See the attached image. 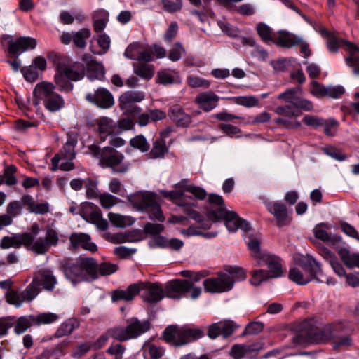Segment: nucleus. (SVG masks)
I'll list each match as a JSON object with an SVG mask.
<instances>
[{"label": "nucleus", "instance_id": "nucleus-58", "mask_svg": "<svg viewBox=\"0 0 359 359\" xmlns=\"http://www.w3.org/2000/svg\"><path fill=\"white\" fill-rule=\"evenodd\" d=\"M22 205L19 201H11L6 208V214L3 215L8 216L13 222V217H16L22 213Z\"/></svg>", "mask_w": 359, "mask_h": 359}, {"label": "nucleus", "instance_id": "nucleus-19", "mask_svg": "<svg viewBox=\"0 0 359 359\" xmlns=\"http://www.w3.org/2000/svg\"><path fill=\"white\" fill-rule=\"evenodd\" d=\"M79 214L84 219L96 223L97 227L102 231L106 230L108 227L107 220L101 218L100 212L95 210L94 205L91 203L83 204Z\"/></svg>", "mask_w": 359, "mask_h": 359}, {"label": "nucleus", "instance_id": "nucleus-11", "mask_svg": "<svg viewBox=\"0 0 359 359\" xmlns=\"http://www.w3.org/2000/svg\"><path fill=\"white\" fill-rule=\"evenodd\" d=\"M208 217L215 221L224 219L225 226L230 232H235L238 229L248 233L251 230L248 222L238 217L233 211H228L226 208H219L217 210L208 211Z\"/></svg>", "mask_w": 359, "mask_h": 359}, {"label": "nucleus", "instance_id": "nucleus-12", "mask_svg": "<svg viewBox=\"0 0 359 359\" xmlns=\"http://www.w3.org/2000/svg\"><path fill=\"white\" fill-rule=\"evenodd\" d=\"M2 46H7L9 54L18 57L24 52L33 50L36 46L35 39L28 36H21L14 39L12 36L2 35L0 38Z\"/></svg>", "mask_w": 359, "mask_h": 359}, {"label": "nucleus", "instance_id": "nucleus-46", "mask_svg": "<svg viewBox=\"0 0 359 359\" xmlns=\"http://www.w3.org/2000/svg\"><path fill=\"white\" fill-rule=\"evenodd\" d=\"M186 210L189 217L199 224V228L208 229L211 227L212 222H216L215 219H212L208 217V212L207 213L206 217H204L196 211L189 210V208H187Z\"/></svg>", "mask_w": 359, "mask_h": 359}, {"label": "nucleus", "instance_id": "nucleus-33", "mask_svg": "<svg viewBox=\"0 0 359 359\" xmlns=\"http://www.w3.org/2000/svg\"><path fill=\"white\" fill-rule=\"evenodd\" d=\"M80 326V321L75 318H71L64 321L54 334L55 338H61L72 334Z\"/></svg>", "mask_w": 359, "mask_h": 359}, {"label": "nucleus", "instance_id": "nucleus-51", "mask_svg": "<svg viewBox=\"0 0 359 359\" xmlns=\"http://www.w3.org/2000/svg\"><path fill=\"white\" fill-rule=\"evenodd\" d=\"M219 324L222 335L224 338L231 336L239 327V325L236 322L229 319L220 320Z\"/></svg>", "mask_w": 359, "mask_h": 359}, {"label": "nucleus", "instance_id": "nucleus-42", "mask_svg": "<svg viewBox=\"0 0 359 359\" xmlns=\"http://www.w3.org/2000/svg\"><path fill=\"white\" fill-rule=\"evenodd\" d=\"M87 76L90 81L103 80L105 71L100 62L92 63L86 69Z\"/></svg>", "mask_w": 359, "mask_h": 359}, {"label": "nucleus", "instance_id": "nucleus-9", "mask_svg": "<svg viewBox=\"0 0 359 359\" xmlns=\"http://www.w3.org/2000/svg\"><path fill=\"white\" fill-rule=\"evenodd\" d=\"M55 86L50 82L37 83L34 89V97L43 102L46 109L51 112L60 110L65 106L62 97L55 90Z\"/></svg>", "mask_w": 359, "mask_h": 359}, {"label": "nucleus", "instance_id": "nucleus-22", "mask_svg": "<svg viewBox=\"0 0 359 359\" xmlns=\"http://www.w3.org/2000/svg\"><path fill=\"white\" fill-rule=\"evenodd\" d=\"M257 264L259 266L266 265L268 266L269 269L268 272L271 278H279L283 273L281 260L274 255L264 254Z\"/></svg>", "mask_w": 359, "mask_h": 359}, {"label": "nucleus", "instance_id": "nucleus-13", "mask_svg": "<svg viewBox=\"0 0 359 359\" xmlns=\"http://www.w3.org/2000/svg\"><path fill=\"white\" fill-rule=\"evenodd\" d=\"M29 236L32 241L28 245H26V247L38 255L46 254L50 248L56 246L59 241L57 232L52 228L46 229L44 236L36 238L32 234H29Z\"/></svg>", "mask_w": 359, "mask_h": 359}, {"label": "nucleus", "instance_id": "nucleus-49", "mask_svg": "<svg viewBox=\"0 0 359 359\" xmlns=\"http://www.w3.org/2000/svg\"><path fill=\"white\" fill-rule=\"evenodd\" d=\"M325 34L327 36V48L328 50L331 53H337L339 51V47L341 45H344V40L339 39L334 34H332L328 32H325Z\"/></svg>", "mask_w": 359, "mask_h": 359}, {"label": "nucleus", "instance_id": "nucleus-5", "mask_svg": "<svg viewBox=\"0 0 359 359\" xmlns=\"http://www.w3.org/2000/svg\"><path fill=\"white\" fill-rule=\"evenodd\" d=\"M322 274L321 264L311 256L307 255L299 261L298 266L290 269L288 276L290 280L297 285H304L313 279L323 283L324 280L318 278Z\"/></svg>", "mask_w": 359, "mask_h": 359}, {"label": "nucleus", "instance_id": "nucleus-6", "mask_svg": "<svg viewBox=\"0 0 359 359\" xmlns=\"http://www.w3.org/2000/svg\"><path fill=\"white\" fill-rule=\"evenodd\" d=\"M205 336V330L202 327H191L189 325L179 327L170 325L163 332L165 341L175 346H182L198 340Z\"/></svg>", "mask_w": 359, "mask_h": 359}, {"label": "nucleus", "instance_id": "nucleus-2", "mask_svg": "<svg viewBox=\"0 0 359 359\" xmlns=\"http://www.w3.org/2000/svg\"><path fill=\"white\" fill-rule=\"evenodd\" d=\"M297 334L292 340L296 345L312 343H323L334 337L339 332V326L327 324L318 328L311 320H304L296 326Z\"/></svg>", "mask_w": 359, "mask_h": 359}, {"label": "nucleus", "instance_id": "nucleus-10", "mask_svg": "<svg viewBox=\"0 0 359 359\" xmlns=\"http://www.w3.org/2000/svg\"><path fill=\"white\" fill-rule=\"evenodd\" d=\"M150 328V323L147 320H139L136 318H132L127 320V325L123 327H115L109 330V335L113 339L124 341L135 339L147 332Z\"/></svg>", "mask_w": 359, "mask_h": 359}, {"label": "nucleus", "instance_id": "nucleus-35", "mask_svg": "<svg viewBox=\"0 0 359 359\" xmlns=\"http://www.w3.org/2000/svg\"><path fill=\"white\" fill-rule=\"evenodd\" d=\"M133 72L145 80H150L154 75V66L148 63H133Z\"/></svg>", "mask_w": 359, "mask_h": 359}, {"label": "nucleus", "instance_id": "nucleus-64", "mask_svg": "<svg viewBox=\"0 0 359 359\" xmlns=\"http://www.w3.org/2000/svg\"><path fill=\"white\" fill-rule=\"evenodd\" d=\"M332 344L334 349H339L351 346L353 341L349 336L336 337L333 338Z\"/></svg>", "mask_w": 359, "mask_h": 359}, {"label": "nucleus", "instance_id": "nucleus-32", "mask_svg": "<svg viewBox=\"0 0 359 359\" xmlns=\"http://www.w3.org/2000/svg\"><path fill=\"white\" fill-rule=\"evenodd\" d=\"M336 249L338 250L342 262L347 267L350 269L359 268V254L351 252L348 248L340 246Z\"/></svg>", "mask_w": 359, "mask_h": 359}, {"label": "nucleus", "instance_id": "nucleus-38", "mask_svg": "<svg viewBox=\"0 0 359 359\" xmlns=\"http://www.w3.org/2000/svg\"><path fill=\"white\" fill-rule=\"evenodd\" d=\"M61 316L52 312H43L33 316V323L37 325H50L59 321Z\"/></svg>", "mask_w": 359, "mask_h": 359}, {"label": "nucleus", "instance_id": "nucleus-36", "mask_svg": "<svg viewBox=\"0 0 359 359\" xmlns=\"http://www.w3.org/2000/svg\"><path fill=\"white\" fill-rule=\"evenodd\" d=\"M9 320L13 323L14 332L17 334H20L31 327L33 323V316H21L18 318H9Z\"/></svg>", "mask_w": 359, "mask_h": 359}, {"label": "nucleus", "instance_id": "nucleus-29", "mask_svg": "<svg viewBox=\"0 0 359 359\" xmlns=\"http://www.w3.org/2000/svg\"><path fill=\"white\" fill-rule=\"evenodd\" d=\"M145 97L142 91L128 90L119 97V106L121 109H127L133 103L140 102Z\"/></svg>", "mask_w": 359, "mask_h": 359}, {"label": "nucleus", "instance_id": "nucleus-27", "mask_svg": "<svg viewBox=\"0 0 359 359\" xmlns=\"http://www.w3.org/2000/svg\"><path fill=\"white\" fill-rule=\"evenodd\" d=\"M33 278L37 279L39 287L42 286L43 289L50 292L55 289L57 283L53 271L49 269L39 270Z\"/></svg>", "mask_w": 359, "mask_h": 359}, {"label": "nucleus", "instance_id": "nucleus-18", "mask_svg": "<svg viewBox=\"0 0 359 359\" xmlns=\"http://www.w3.org/2000/svg\"><path fill=\"white\" fill-rule=\"evenodd\" d=\"M86 99L102 109H109L114 104L112 94L104 88H98L93 93H87Z\"/></svg>", "mask_w": 359, "mask_h": 359}, {"label": "nucleus", "instance_id": "nucleus-15", "mask_svg": "<svg viewBox=\"0 0 359 359\" xmlns=\"http://www.w3.org/2000/svg\"><path fill=\"white\" fill-rule=\"evenodd\" d=\"M77 137L74 135H69L67 140L60 149V152L51 159V171L58 170V163L63 160L72 161L76 156L75 147L77 144Z\"/></svg>", "mask_w": 359, "mask_h": 359}, {"label": "nucleus", "instance_id": "nucleus-37", "mask_svg": "<svg viewBox=\"0 0 359 359\" xmlns=\"http://www.w3.org/2000/svg\"><path fill=\"white\" fill-rule=\"evenodd\" d=\"M208 276V271L203 270L201 271H194L190 279L187 281L191 282V287L190 288V297L196 299L199 297L202 290L200 287L194 286V283L199 282L203 278Z\"/></svg>", "mask_w": 359, "mask_h": 359}, {"label": "nucleus", "instance_id": "nucleus-62", "mask_svg": "<svg viewBox=\"0 0 359 359\" xmlns=\"http://www.w3.org/2000/svg\"><path fill=\"white\" fill-rule=\"evenodd\" d=\"M263 343L255 342L252 344H245V357L247 358H255L260 350L263 348Z\"/></svg>", "mask_w": 359, "mask_h": 359}, {"label": "nucleus", "instance_id": "nucleus-59", "mask_svg": "<svg viewBox=\"0 0 359 359\" xmlns=\"http://www.w3.org/2000/svg\"><path fill=\"white\" fill-rule=\"evenodd\" d=\"M269 278L271 277L267 271L263 269L255 270L252 272L250 283L252 285L257 286Z\"/></svg>", "mask_w": 359, "mask_h": 359}, {"label": "nucleus", "instance_id": "nucleus-16", "mask_svg": "<svg viewBox=\"0 0 359 359\" xmlns=\"http://www.w3.org/2000/svg\"><path fill=\"white\" fill-rule=\"evenodd\" d=\"M331 229V224L322 222L314 227L313 233L316 238L336 249L343 243L342 237L340 235L328 232Z\"/></svg>", "mask_w": 359, "mask_h": 359}, {"label": "nucleus", "instance_id": "nucleus-41", "mask_svg": "<svg viewBox=\"0 0 359 359\" xmlns=\"http://www.w3.org/2000/svg\"><path fill=\"white\" fill-rule=\"evenodd\" d=\"M108 217L111 223L116 227L124 228L133 224L134 219L130 216H124L117 213L109 212Z\"/></svg>", "mask_w": 359, "mask_h": 359}, {"label": "nucleus", "instance_id": "nucleus-40", "mask_svg": "<svg viewBox=\"0 0 359 359\" xmlns=\"http://www.w3.org/2000/svg\"><path fill=\"white\" fill-rule=\"evenodd\" d=\"M179 187H185L186 191L192 194L195 198L199 200L204 199L207 196V193L204 189L191 184L188 179H183L179 182Z\"/></svg>", "mask_w": 359, "mask_h": 359}, {"label": "nucleus", "instance_id": "nucleus-56", "mask_svg": "<svg viewBox=\"0 0 359 359\" xmlns=\"http://www.w3.org/2000/svg\"><path fill=\"white\" fill-rule=\"evenodd\" d=\"M248 249L250 250L252 256L257 259V263L262 259V257L266 252H262L260 250V243L257 238H252L247 243Z\"/></svg>", "mask_w": 359, "mask_h": 359}, {"label": "nucleus", "instance_id": "nucleus-55", "mask_svg": "<svg viewBox=\"0 0 359 359\" xmlns=\"http://www.w3.org/2000/svg\"><path fill=\"white\" fill-rule=\"evenodd\" d=\"M275 112L287 119H293V117L296 118L301 114L300 111L295 110L290 105L278 107Z\"/></svg>", "mask_w": 359, "mask_h": 359}, {"label": "nucleus", "instance_id": "nucleus-61", "mask_svg": "<svg viewBox=\"0 0 359 359\" xmlns=\"http://www.w3.org/2000/svg\"><path fill=\"white\" fill-rule=\"evenodd\" d=\"M231 99L236 104L246 107H255L258 104V99L254 96H238Z\"/></svg>", "mask_w": 359, "mask_h": 359}, {"label": "nucleus", "instance_id": "nucleus-4", "mask_svg": "<svg viewBox=\"0 0 359 359\" xmlns=\"http://www.w3.org/2000/svg\"><path fill=\"white\" fill-rule=\"evenodd\" d=\"M90 154L99 159L102 168H110L113 172L123 174L128 171L130 163L124 161L125 156L112 147L100 149L96 144L88 146Z\"/></svg>", "mask_w": 359, "mask_h": 359}, {"label": "nucleus", "instance_id": "nucleus-3", "mask_svg": "<svg viewBox=\"0 0 359 359\" xmlns=\"http://www.w3.org/2000/svg\"><path fill=\"white\" fill-rule=\"evenodd\" d=\"M245 277L243 269L231 267L225 271L219 272L216 276L206 278L203 284L207 292L222 293L231 290L236 280H243Z\"/></svg>", "mask_w": 359, "mask_h": 359}, {"label": "nucleus", "instance_id": "nucleus-17", "mask_svg": "<svg viewBox=\"0 0 359 359\" xmlns=\"http://www.w3.org/2000/svg\"><path fill=\"white\" fill-rule=\"evenodd\" d=\"M191 282L187 280H172L166 283L164 289L165 297L179 299L190 292Z\"/></svg>", "mask_w": 359, "mask_h": 359}, {"label": "nucleus", "instance_id": "nucleus-34", "mask_svg": "<svg viewBox=\"0 0 359 359\" xmlns=\"http://www.w3.org/2000/svg\"><path fill=\"white\" fill-rule=\"evenodd\" d=\"M156 83L161 85H168L176 83H180V76L175 70L171 69H161L157 72Z\"/></svg>", "mask_w": 359, "mask_h": 359}, {"label": "nucleus", "instance_id": "nucleus-60", "mask_svg": "<svg viewBox=\"0 0 359 359\" xmlns=\"http://www.w3.org/2000/svg\"><path fill=\"white\" fill-rule=\"evenodd\" d=\"M118 269V266L116 264L110 262H102L100 264H97V276H109L111 275Z\"/></svg>", "mask_w": 359, "mask_h": 359}, {"label": "nucleus", "instance_id": "nucleus-48", "mask_svg": "<svg viewBox=\"0 0 359 359\" xmlns=\"http://www.w3.org/2000/svg\"><path fill=\"white\" fill-rule=\"evenodd\" d=\"M91 32L88 28H83L73 34L74 44L80 48H84L86 46V40L90 38Z\"/></svg>", "mask_w": 359, "mask_h": 359}, {"label": "nucleus", "instance_id": "nucleus-14", "mask_svg": "<svg viewBox=\"0 0 359 359\" xmlns=\"http://www.w3.org/2000/svg\"><path fill=\"white\" fill-rule=\"evenodd\" d=\"M138 287L143 301L149 304L158 303L165 297L164 289L159 283L139 282Z\"/></svg>", "mask_w": 359, "mask_h": 359}, {"label": "nucleus", "instance_id": "nucleus-31", "mask_svg": "<svg viewBox=\"0 0 359 359\" xmlns=\"http://www.w3.org/2000/svg\"><path fill=\"white\" fill-rule=\"evenodd\" d=\"M169 116L179 126L187 127L191 122V117L179 106H174L170 108Z\"/></svg>", "mask_w": 359, "mask_h": 359}, {"label": "nucleus", "instance_id": "nucleus-57", "mask_svg": "<svg viewBox=\"0 0 359 359\" xmlns=\"http://www.w3.org/2000/svg\"><path fill=\"white\" fill-rule=\"evenodd\" d=\"M100 205L105 209H109L118 202V198L109 193H103L98 196Z\"/></svg>", "mask_w": 359, "mask_h": 359}, {"label": "nucleus", "instance_id": "nucleus-20", "mask_svg": "<svg viewBox=\"0 0 359 359\" xmlns=\"http://www.w3.org/2000/svg\"><path fill=\"white\" fill-rule=\"evenodd\" d=\"M266 207L269 212L275 217L278 227L286 226L291 222L292 218L285 204L276 201L266 203Z\"/></svg>", "mask_w": 359, "mask_h": 359}, {"label": "nucleus", "instance_id": "nucleus-63", "mask_svg": "<svg viewBox=\"0 0 359 359\" xmlns=\"http://www.w3.org/2000/svg\"><path fill=\"white\" fill-rule=\"evenodd\" d=\"M84 187L86 188V196L88 198H96L100 196L96 181L86 180Z\"/></svg>", "mask_w": 359, "mask_h": 359}, {"label": "nucleus", "instance_id": "nucleus-7", "mask_svg": "<svg viewBox=\"0 0 359 359\" xmlns=\"http://www.w3.org/2000/svg\"><path fill=\"white\" fill-rule=\"evenodd\" d=\"M86 68L83 64L75 62L72 64H59L56 67L55 82L62 92H69L73 88L70 81L81 80L85 76Z\"/></svg>", "mask_w": 359, "mask_h": 359}, {"label": "nucleus", "instance_id": "nucleus-39", "mask_svg": "<svg viewBox=\"0 0 359 359\" xmlns=\"http://www.w3.org/2000/svg\"><path fill=\"white\" fill-rule=\"evenodd\" d=\"M109 21V13L104 9L95 11L94 15V30L95 32H102Z\"/></svg>", "mask_w": 359, "mask_h": 359}, {"label": "nucleus", "instance_id": "nucleus-25", "mask_svg": "<svg viewBox=\"0 0 359 359\" xmlns=\"http://www.w3.org/2000/svg\"><path fill=\"white\" fill-rule=\"evenodd\" d=\"M302 42V38L284 30H280L275 33L273 43L283 48H291L299 45Z\"/></svg>", "mask_w": 359, "mask_h": 359}, {"label": "nucleus", "instance_id": "nucleus-24", "mask_svg": "<svg viewBox=\"0 0 359 359\" xmlns=\"http://www.w3.org/2000/svg\"><path fill=\"white\" fill-rule=\"evenodd\" d=\"M97 123L100 137L102 141H104L108 136L120 134L116 123L109 118L101 117L97 120Z\"/></svg>", "mask_w": 359, "mask_h": 359}, {"label": "nucleus", "instance_id": "nucleus-8", "mask_svg": "<svg viewBox=\"0 0 359 359\" xmlns=\"http://www.w3.org/2000/svg\"><path fill=\"white\" fill-rule=\"evenodd\" d=\"M132 205L139 211H146L151 219L163 222L165 217L156 194L148 191H138L128 198Z\"/></svg>", "mask_w": 359, "mask_h": 359}, {"label": "nucleus", "instance_id": "nucleus-28", "mask_svg": "<svg viewBox=\"0 0 359 359\" xmlns=\"http://www.w3.org/2000/svg\"><path fill=\"white\" fill-rule=\"evenodd\" d=\"M346 50L349 55L345 57L346 65L353 69V72L355 75H359V57L355 53L359 52V48L352 42L344 41Z\"/></svg>", "mask_w": 359, "mask_h": 359}, {"label": "nucleus", "instance_id": "nucleus-53", "mask_svg": "<svg viewBox=\"0 0 359 359\" xmlns=\"http://www.w3.org/2000/svg\"><path fill=\"white\" fill-rule=\"evenodd\" d=\"M6 301L10 304H13L16 307H20L25 300L22 296V292L11 290L7 292L6 294Z\"/></svg>", "mask_w": 359, "mask_h": 359}, {"label": "nucleus", "instance_id": "nucleus-52", "mask_svg": "<svg viewBox=\"0 0 359 359\" xmlns=\"http://www.w3.org/2000/svg\"><path fill=\"white\" fill-rule=\"evenodd\" d=\"M165 353V349L154 344L149 345L144 351V359H159Z\"/></svg>", "mask_w": 359, "mask_h": 359}, {"label": "nucleus", "instance_id": "nucleus-44", "mask_svg": "<svg viewBox=\"0 0 359 359\" xmlns=\"http://www.w3.org/2000/svg\"><path fill=\"white\" fill-rule=\"evenodd\" d=\"M37 281L36 278H33L30 284H29L26 288L22 291L25 302H32L39 294L41 289Z\"/></svg>", "mask_w": 359, "mask_h": 359}, {"label": "nucleus", "instance_id": "nucleus-47", "mask_svg": "<svg viewBox=\"0 0 359 359\" xmlns=\"http://www.w3.org/2000/svg\"><path fill=\"white\" fill-rule=\"evenodd\" d=\"M257 32L261 39L266 43H273L275 33L270 27L264 22H259L257 25Z\"/></svg>", "mask_w": 359, "mask_h": 359}, {"label": "nucleus", "instance_id": "nucleus-26", "mask_svg": "<svg viewBox=\"0 0 359 359\" xmlns=\"http://www.w3.org/2000/svg\"><path fill=\"white\" fill-rule=\"evenodd\" d=\"M29 233L16 234L13 236H4L2 238L0 247L3 249L9 248H18L22 245L26 247L31 242Z\"/></svg>", "mask_w": 359, "mask_h": 359}, {"label": "nucleus", "instance_id": "nucleus-23", "mask_svg": "<svg viewBox=\"0 0 359 359\" xmlns=\"http://www.w3.org/2000/svg\"><path fill=\"white\" fill-rule=\"evenodd\" d=\"M219 97L212 91L199 93L194 99V102L205 112L214 109L219 102Z\"/></svg>", "mask_w": 359, "mask_h": 359}, {"label": "nucleus", "instance_id": "nucleus-30", "mask_svg": "<svg viewBox=\"0 0 359 359\" xmlns=\"http://www.w3.org/2000/svg\"><path fill=\"white\" fill-rule=\"evenodd\" d=\"M139 293L138 283H134L123 290H117L112 292L111 299L113 302L117 301H131Z\"/></svg>", "mask_w": 359, "mask_h": 359}, {"label": "nucleus", "instance_id": "nucleus-54", "mask_svg": "<svg viewBox=\"0 0 359 359\" xmlns=\"http://www.w3.org/2000/svg\"><path fill=\"white\" fill-rule=\"evenodd\" d=\"M131 147L139 149L142 152H147L150 149V144L142 135H138L130 141Z\"/></svg>", "mask_w": 359, "mask_h": 359}, {"label": "nucleus", "instance_id": "nucleus-50", "mask_svg": "<svg viewBox=\"0 0 359 359\" xmlns=\"http://www.w3.org/2000/svg\"><path fill=\"white\" fill-rule=\"evenodd\" d=\"M175 190L171 191H165L160 190V194L166 198H169L171 201H177L182 199L184 196V193L186 192L185 187H180L179 182L175 184Z\"/></svg>", "mask_w": 359, "mask_h": 359}, {"label": "nucleus", "instance_id": "nucleus-21", "mask_svg": "<svg viewBox=\"0 0 359 359\" xmlns=\"http://www.w3.org/2000/svg\"><path fill=\"white\" fill-rule=\"evenodd\" d=\"M69 243L72 249L81 248L85 250L94 252L97 250L95 243L91 242L90 236L85 233H73L69 236Z\"/></svg>", "mask_w": 359, "mask_h": 359}, {"label": "nucleus", "instance_id": "nucleus-1", "mask_svg": "<svg viewBox=\"0 0 359 359\" xmlns=\"http://www.w3.org/2000/svg\"><path fill=\"white\" fill-rule=\"evenodd\" d=\"M65 277L73 285L97 278V262L92 257L80 256L76 260L65 258L61 262Z\"/></svg>", "mask_w": 359, "mask_h": 359}, {"label": "nucleus", "instance_id": "nucleus-43", "mask_svg": "<svg viewBox=\"0 0 359 359\" xmlns=\"http://www.w3.org/2000/svg\"><path fill=\"white\" fill-rule=\"evenodd\" d=\"M301 95L302 88L300 87H294L280 94L278 98L284 100L286 102L291 103L294 107Z\"/></svg>", "mask_w": 359, "mask_h": 359}, {"label": "nucleus", "instance_id": "nucleus-45", "mask_svg": "<svg viewBox=\"0 0 359 359\" xmlns=\"http://www.w3.org/2000/svg\"><path fill=\"white\" fill-rule=\"evenodd\" d=\"M168 151L165 141L163 138L156 140L149 153L152 158H162Z\"/></svg>", "mask_w": 359, "mask_h": 359}]
</instances>
